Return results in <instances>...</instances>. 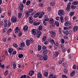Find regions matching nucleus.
Instances as JSON below:
<instances>
[{"instance_id":"obj_1","label":"nucleus","mask_w":78,"mask_h":78,"mask_svg":"<svg viewBox=\"0 0 78 78\" xmlns=\"http://www.w3.org/2000/svg\"><path fill=\"white\" fill-rule=\"evenodd\" d=\"M70 5H71V2H69L67 5V6L66 9V11H70Z\"/></svg>"},{"instance_id":"obj_2","label":"nucleus","mask_w":78,"mask_h":78,"mask_svg":"<svg viewBox=\"0 0 78 78\" xmlns=\"http://www.w3.org/2000/svg\"><path fill=\"white\" fill-rule=\"evenodd\" d=\"M24 7L23 3L20 4V6L19 7L18 9L20 12H23V8Z\"/></svg>"},{"instance_id":"obj_3","label":"nucleus","mask_w":78,"mask_h":78,"mask_svg":"<svg viewBox=\"0 0 78 78\" xmlns=\"http://www.w3.org/2000/svg\"><path fill=\"white\" fill-rule=\"evenodd\" d=\"M58 14L59 16H61V15H64L65 12L63 10H60L58 11Z\"/></svg>"},{"instance_id":"obj_4","label":"nucleus","mask_w":78,"mask_h":78,"mask_svg":"<svg viewBox=\"0 0 78 78\" xmlns=\"http://www.w3.org/2000/svg\"><path fill=\"white\" fill-rule=\"evenodd\" d=\"M38 32L36 29H33L32 30V33L33 35H36Z\"/></svg>"},{"instance_id":"obj_5","label":"nucleus","mask_w":78,"mask_h":78,"mask_svg":"<svg viewBox=\"0 0 78 78\" xmlns=\"http://www.w3.org/2000/svg\"><path fill=\"white\" fill-rule=\"evenodd\" d=\"M11 21L12 23H15L17 21V18L15 16H13L11 18Z\"/></svg>"},{"instance_id":"obj_6","label":"nucleus","mask_w":78,"mask_h":78,"mask_svg":"<svg viewBox=\"0 0 78 78\" xmlns=\"http://www.w3.org/2000/svg\"><path fill=\"white\" fill-rule=\"evenodd\" d=\"M37 56L38 57L39 59L42 61L43 59V57L42 55L38 54L37 55Z\"/></svg>"},{"instance_id":"obj_7","label":"nucleus","mask_w":78,"mask_h":78,"mask_svg":"<svg viewBox=\"0 0 78 78\" xmlns=\"http://www.w3.org/2000/svg\"><path fill=\"white\" fill-rule=\"evenodd\" d=\"M70 25H71V23L69 21H66L64 23V25L65 26H69Z\"/></svg>"},{"instance_id":"obj_8","label":"nucleus","mask_w":78,"mask_h":78,"mask_svg":"<svg viewBox=\"0 0 78 78\" xmlns=\"http://www.w3.org/2000/svg\"><path fill=\"white\" fill-rule=\"evenodd\" d=\"M56 36V33L55 32H52L51 34V37H55Z\"/></svg>"},{"instance_id":"obj_9","label":"nucleus","mask_w":78,"mask_h":78,"mask_svg":"<svg viewBox=\"0 0 78 78\" xmlns=\"http://www.w3.org/2000/svg\"><path fill=\"white\" fill-rule=\"evenodd\" d=\"M19 31H20V29H19V28L18 27H16V28L15 30V33H16V34L18 33H19Z\"/></svg>"},{"instance_id":"obj_10","label":"nucleus","mask_w":78,"mask_h":78,"mask_svg":"<svg viewBox=\"0 0 78 78\" xmlns=\"http://www.w3.org/2000/svg\"><path fill=\"white\" fill-rule=\"evenodd\" d=\"M29 22L30 23H32L33 22V17L32 16H30L29 18Z\"/></svg>"},{"instance_id":"obj_11","label":"nucleus","mask_w":78,"mask_h":78,"mask_svg":"<svg viewBox=\"0 0 78 78\" xmlns=\"http://www.w3.org/2000/svg\"><path fill=\"white\" fill-rule=\"evenodd\" d=\"M31 43V41L30 40H28L26 41V45L28 46L30 45V44Z\"/></svg>"},{"instance_id":"obj_12","label":"nucleus","mask_w":78,"mask_h":78,"mask_svg":"<svg viewBox=\"0 0 78 78\" xmlns=\"http://www.w3.org/2000/svg\"><path fill=\"white\" fill-rule=\"evenodd\" d=\"M13 51V48H9L8 51L9 53H12Z\"/></svg>"},{"instance_id":"obj_13","label":"nucleus","mask_w":78,"mask_h":78,"mask_svg":"<svg viewBox=\"0 0 78 78\" xmlns=\"http://www.w3.org/2000/svg\"><path fill=\"white\" fill-rule=\"evenodd\" d=\"M37 34V37L38 38H39L40 36H41V34H42V33H41V31H39Z\"/></svg>"},{"instance_id":"obj_14","label":"nucleus","mask_w":78,"mask_h":78,"mask_svg":"<svg viewBox=\"0 0 78 78\" xmlns=\"http://www.w3.org/2000/svg\"><path fill=\"white\" fill-rule=\"evenodd\" d=\"M20 46L21 47H25V43L23 41L22 43L20 45Z\"/></svg>"},{"instance_id":"obj_15","label":"nucleus","mask_w":78,"mask_h":78,"mask_svg":"<svg viewBox=\"0 0 78 78\" xmlns=\"http://www.w3.org/2000/svg\"><path fill=\"white\" fill-rule=\"evenodd\" d=\"M56 77L54 76L53 74H51L49 75V77L48 78H55Z\"/></svg>"},{"instance_id":"obj_16","label":"nucleus","mask_w":78,"mask_h":78,"mask_svg":"<svg viewBox=\"0 0 78 78\" xmlns=\"http://www.w3.org/2000/svg\"><path fill=\"white\" fill-rule=\"evenodd\" d=\"M78 27L77 26H75L73 28V31H75L78 30Z\"/></svg>"},{"instance_id":"obj_17","label":"nucleus","mask_w":78,"mask_h":78,"mask_svg":"<svg viewBox=\"0 0 78 78\" xmlns=\"http://www.w3.org/2000/svg\"><path fill=\"white\" fill-rule=\"evenodd\" d=\"M49 22L51 23L52 24H53L54 23V20L53 18H51L49 20Z\"/></svg>"},{"instance_id":"obj_18","label":"nucleus","mask_w":78,"mask_h":78,"mask_svg":"<svg viewBox=\"0 0 78 78\" xmlns=\"http://www.w3.org/2000/svg\"><path fill=\"white\" fill-rule=\"evenodd\" d=\"M54 24L55 25L56 27H59V22L57 21L55 22Z\"/></svg>"},{"instance_id":"obj_19","label":"nucleus","mask_w":78,"mask_h":78,"mask_svg":"<svg viewBox=\"0 0 78 78\" xmlns=\"http://www.w3.org/2000/svg\"><path fill=\"white\" fill-rule=\"evenodd\" d=\"M30 12L29 11H26V12L25 13V15L26 16H27V17H28V16H30V13H29Z\"/></svg>"},{"instance_id":"obj_20","label":"nucleus","mask_w":78,"mask_h":78,"mask_svg":"<svg viewBox=\"0 0 78 78\" xmlns=\"http://www.w3.org/2000/svg\"><path fill=\"white\" fill-rule=\"evenodd\" d=\"M33 73H34V71H30L29 73V75L30 76H32L33 75Z\"/></svg>"},{"instance_id":"obj_21","label":"nucleus","mask_w":78,"mask_h":78,"mask_svg":"<svg viewBox=\"0 0 78 78\" xmlns=\"http://www.w3.org/2000/svg\"><path fill=\"white\" fill-rule=\"evenodd\" d=\"M41 23V22H38L37 23L35 22L33 23V25L34 26H36V25H40V24Z\"/></svg>"},{"instance_id":"obj_22","label":"nucleus","mask_w":78,"mask_h":78,"mask_svg":"<svg viewBox=\"0 0 78 78\" xmlns=\"http://www.w3.org/2000/svg\"><path fill=\"white\" fill-rule=\"evenodd\" d=\"M44 20L45 21H48V20H49V18L48 17V16H47V15H45L44 17Z\"/></svg>"},{"instance_id":"obj_23","label":"nucleus","mask_w":78,"mask_h":78,"mask_svg":"<svg viewBox=\"0 0 78 78\" xmlns=\"http://www.w3.org/2000/svg\"><path fill=\"white\" fill-rule=\"evenodd\" d=\"M37 76L38 78H42V76L41 73H39L38 74Z\"/></svg>"},{"instance_id":"obj_24","label":"nucleus","mask_w":78,"mask_h":78,"mask_svg":"<svg viewBox=\"0 0 78 78\" xmlns=\"http://www.w3.org/2000/svg\"><path fill=\"white\" fill-rule=\"evenodd\" d=\"M39 14H40V13H37L34 15V17L35 18L39 16Z\"/></svg>"},{"instance_id":"obj_25","label":"nucleus","mask_w":78,"mask_h":78,"mask_svg":"<svg viewBox=\"0 0 78 78\" xmlns=\"http://www.w3.org/2000/svg\"><path fill=\"white\" fill-rule=\"evenodd\" d=\"M48 58V57H47V55H44V56L43 57V59L45 61H46V60H47Z\"/></svg>"},{"instance_id":"obj_26","label":"nucleus","mask_w":78,"mask_h":78,"mask_svg":"<svg viewBox=\"0 0 78 78\" xmlns=\"http://www.w3.org/2000/svg\"><path fill=\"white\" fill-rule=\"evenodd\" d=\"M22 13L21 12H20L18 13V17L19 18H21L22 17Z\"/></svg>"},{"instance_id":"obj_27","label":"nucleus","mask_w":78,"mask_h":78,"mask_svg":"<svg viewBox=\"0 0 78 78\" xmlns=\"http://www.w3.org/2000/svg\"><path fill=\"white\" fill-rule=\"evenodd\" d=\"M60 20L61 22L62 23H63V22H64V19L63 18V17L62 16L60 17Z\"/></svg>"},{"instance_id":"obj_28","label":"nucleus","mask_w":78,"mask_h":78,"mask_svg":"<svg viewBox=\"0 0 78 78\" xmlns=\"http://www.w3.org/2000/svg\"><path fill=\"white\" fill-rule=\"evenodd\" d=\"M63 32L65 34H66V35H68L69 34V31L67 30H66V31H63Z\"/></svg>"},{"instance_id":"obj_29","label":"nucleus","mask_w":78,"mask_h":78,"mask_svg":"<svg viewBox=\"0 0 78 78\" xmlns=\"http://www.w3.org/2000/svg\"><path fill=\"white\" fill-rule=\"evenodd\" d=\"M46 39H47V37H46V36H44V37H43L42 40L43 41H45Z\"/></svg>"},{"instance_id":"obj_30","label":"nucleus","mask_w":78,"mask_h":78,"mask_svg":"<svg viewBox=\"0 0 78 78\" xmlns=\"http://www.w3.org/2000/svg\"><path fill=\"white\" fill-rule=\"evenodd\" d=\"M38 29L39 30V31H41L42 30V26L40 25L38 27Z\"/></svg>"},{"instance_id":"obj_31","label":"nucleus","mask_w":78,"mask_h":78,"mask_svg":"<svg viewBox=\"0 0 78 78\" xmlns=\"http://www.w3.org/2000/svg\"><path fill=\"white\" fill-rule=\"evenodd\" d=\"M28 28V27L27 26H25L23 28V29L24 30H27Z\"/></svg>"},{"instance_id":"obj_32","label":"nucleus","mask_w":78,"mask_h":78,"mask_svg":"<svg viewBox=\"0 0 78 78\" xmlns=\"http://www.w3.org/2000/svg\"><path fill=\"white\" fill-rule=\"evenodd\" d=\"M75 12H70V13L69 14V15L70 16H73Z\"/></svg>"},{"instance_id":"obj_33","label":"nucleus","mask_w":78,"mask_h":78,"mask_svg":"<svg viewBox=\"0 0 78 78\" xmlns=\"http://www.w3.org/2000/svg\"><path fill=\"white\" fill-rule=\"evenodd\" d=\"M76 8V5H72L71 6V9H75Z\"/></svg>"},{"instance_id":"obj_34","label":"nucleus","mask_w":78,"mask_h":78,"mask_svg":"<svg viewBox=\"0 0 78 78\" xmlns=\"http://www.w3.org/2000/svg\"><path fill=\"white\" fill-rule=\"evenodd\" d=\"M48 51L47 50H44V51L43 52V53H44V54H45L46 55V54H47V52Z\"/></svg>"},{"instance_id":"obj_35","label":"nucleus","mask_w":78,"mask_h":78,"mask_svg":"<svg viewBox=\"0 0 78 78\" xmlns=\"http://www.w3.org/2000/svg\"><path fill=\"white\" fill-rule=\"evenodd\" d=\"M78 3V1H75L74 2H73V4L74 5H77Z\"/></svg>"},{"instance_id":"obj_36","label":"nucleus","mask_w":78,"mask_h":78,"mask_svg":"<svg viewBox=\"0 0 78 78\" xmlns=\"http://www.w3.org/2000/svg\"><path fill=\"white\" fill-rule=\"evenodd\" d=\"M23 56V55L22 54H19L18 55V57L19 58H22Z\"/></svg>"},{"instance_id":"obj_37","label":"nucleus","mask_w":78,"mask_h":78,"mask_svg":"<svg viewBox=\"0 0 78 78\" xmlns=\"http://www.w3.org/2000/svg\"><path fill=\"white\" fill-rule=\"evenodd\" d=\"M14 64H13V69H16V63L15 62H14Z\"/></svg>"},{"instance_id":"obj_38","label":"nucleus","mask_w":78,"mask_h":78,"mask_svg":"<svg viewBox=\"0 0 78 78\" xmlns=\"http://www.w3.org/2000/svg\"><path fill=\"white\" fill-rule=\"evenodd\" d=\"M55 57H57V56H58V55H59V53L58 52H55Z\"/></svg>"},{"instance_id":"obj_39","label":"nucleus","mask_w":78,"mask_h":78,"mask_svg":"<svg viewBox=\"0 0 78 78\" xmlns=\"http://www.w3.org/2000/svg\"><path fill=\"white\" fill-rule=\"evenodd\" d=\"M41 46L40 45H39L38 47V51H40L41 50Z\"/></svg>"},{"instance_id":"obj_40","label":"nucleus","mask_w":78,"mask_h":78,"mask_svg":"<svg viewBox=\"0 0 78 78\" xmlns=\"http://www.w3.org/2000/svg\"><path fill=\"white\" fill-rule=\"evenodd\" d=\"M7 14L8 16H11V11H8Z\"/></svg>"},{"instance_id":"obj_41","label":"nucleus","mask_w":78,"mask_h":78,"mask_svg":"<svg viewBox=\"0 0 78 78\" xmlns=\"http://www.w3.org/2000/svg\"><path fill=\"white\" fill-rule=\"evenodd\" d=\"M61 41L62 44H64L65 42L63 38L61 39Z\"/></svg>"},{"instance_id":"obj_42","label":"nucleus","mask_w":78,"mask_h":78,"mask_svg":"<svg viewBox=\"0 0 78 78\" xmlns=\"http://www.w3.org/2000/svg\"><path fill=\"white\" fill-rule=\"evenodd\" d=\"M30 4V1H28L26 2V5L28 6Z\"/></svg>"},{"instance_id":"obj_43","label":"nucleus","mask_w":78,"mask_h":78,"mask_svg":"<svg viewBox=\"0 0 78 78\" xmlns=\"http://www.w3.org/2000/svg\"><path fill=\"white\" fill-rule=\"evenodd\" d=\"M39 6L40 7H43L44 6V4L42 3H40L39 4Z\"/></svg>"},{"instance_id":"obj_44","label":"nucleus","mask_w":78,"mask_h":78,"mask_svg":"<svg viewBox=\"0 0 78 78\" xmlns=\"http://www.w3.org/2000/svg\"><path fill=\"white\" fill-rule=\"evenodd\" d=\"M68 20H69V17L67 16H66L65 18V21H68Z\"/></svg>"},{"instance_id":"obj_45","label":"nucleus","mask_w":78,"mask_h":78,"mask_svg":"<svg viewBox=\"0 0 78 78\" xmlns=\"http://www.w3.org/2000/svg\"><path fill=\"white\" fill-rule=\"evenodd\" d=\"M62 78H68L67 76L65 75H62Z\"/></svg>"},{"instance_id":"obj_46","label":"nucleus","mask_w":78,"mask_h":78,"mask_svg":"<svg viewBox=\"0 0 78 78\" xmlns=\"http://www.w3.org/2000/svg\"><path fill=\"white\" fill-rule=\"evenodd\" d=\"M11 32V29L10 28L8 30L7 32V34H9V33H10Z\"/></svg>"},{"instance_id":"obj_47","label":"nucleus","mask_w":78,"mask_h":78,"mask_svg":"<svg viewBox=\"0 0 78 78\" xmlns=\"http://www.w3.org/2000/svg\"><path fill=\"white\" fill-rule=\"evenodd\" d=\"M58 33L60 34H61L62 33V31H61V28H59V29Z\"/></svg>"},{"instance_id":"obj_48","label":"nucleus","mask_w":78,"mask_h":78,"mask_svg":"<svg viewBox=\"0 0 78 78\" xmlns=\"http://www.w3.org/2000/svg\"><path fill=\"white\" fill-rule=\"evenodd\" d=\"M44 76H48V72H46L44 73Z\"/></svg>"},{"instance_id":"obj_49","label":"nucleus","mask_w":78,"mask_h":78,"mask_svg":"<svg viewBox=\"0 0 78 78\" xmlns=\"http://www.w3.org/2000/svg\"><path fill=\"white\" fill-rule=\"evenodd\" d=\"M51 43H52L53 44H53H55V41L53 40H51Z\"/></svg>"},{"instance_id":"obj_50","label":"nucleus","mask_w":78,"mask_h":78,"mask_svg":"<svg viewBox=\"0 0 78 78\" xmlns=\"http://www.w3.org/2000/svg\"><path fill=\"white\" fill-rule=\"evenodd\" d=\"M30 54H32V55H33V54H34V52H33V50H30Z\"/></svg>"},{"instance_id":"obj_51","label":"nucleus","mask_w":78,"mask_h":78,"mask_svg":"<svg viewBox=\"0 0 78 78\" xmlns=\"http://www.w3.org/2000/svg\"><path fill=\"white\" fill-rule=\"evenodd\" d=\"M55 5V3L51 2L50 3V5L51 6H54V5Z\"/></svg>"},{"instance_id":"obj_52","label":"nucleus","mask_w":78,"mask_h":78,"mask_svg":"<svg viewBox=\"0 0 78 78\" xmlns=\"http://www.w3.org/2000/svg\"><path fill=\"white\" fill-rule=\"evenodd\" d=\"M5 75H7L8 74V71H6L4 73Z\"/></svg>"},{"instance_id":"obj_53","label":"nucleus","mask_w":78,"mask_h":78,"mask_svg":"<svg viewBox=\"0 0 78 78\" xmlns=\"http://www.w3.org/2000/svg\"><path fill=\"white\" fill-rule=\"evenodd\" d=\"M3 21H1L0 22V26L2 27L3 26Z\"/></svg>"},{"instance_id":"obj_54","label":"nucleus","mask_w":78,"mask_h":78,"mask_svg":"<svg viewBox=\"0 0 78 78\" xmlns=\"http://www.w3.org/2000/svg\"><path fill=\"white\" fill-rule=\"evenodd\" d=\"M13 46L14 47H15V48H17V45L16 44V43H14L13 44Z\"/></svg>"},{"instance_id":"obj_55","label":"nucleus","mask_w":78,"mask_h":78,"mask_svg":"<svg viewBox=\"0 0 78 78\" xmlns=\"http://www.w3.org/2000/svg\"><path fill=\"white\" fill-rule=\"evenodd\" d=\"M11 25V22L9 21L8 23V27H10Z\"/></svg>"},{"instance_id":"obj_56","label":"nucleus","mask_w":78,"mask_h":78,"mask_svg":"<svg viewBox=\"0 0 78 78\" xmlns=\"http://www.w3.org/2000/svg\"><path fill=\"white\" fill-rule=\"evenodd\" d=\"M62 51H63V52H64L65 51H66V49L64 48H63L62 49Z\"/></svg>"},{"instance_id":"obj_57","label":"nucleus","mask_w":78,"mask_h":78,"mask_svg":"<svg viewBox=\"0 0 78 78\" xmlns=\"http://www.w3.org/2000/svg\"><path fill=\"white\" fill-rule=\"evenodd\" d=\"M63 72H64V73H67V70L66 69H64V70L63 71Z\"/></svg>"},{"instance_id":"obj_58","label":"nucleus","mask_w":78,"mask_h":78,"mask_svg":"<svg viewBox=\"0 0 78 78\" xmlns=\"http://www.w3.org/2000/svg\"><path fill=\"white\" fill-rule=\"evenodd\" d=\"M53 45H55V46H58V43L57 42H56V43H55V42L54 44H53Z\"/></svg>"},{"instance_id":"obj_59","label":"nucleus","mask_w":78,"mask_h":78,"mask_svg":"<svg viewBox=\"0 0 78 78\" xmlns=\"http://www.w3.org/2000/svg\"><path fill=\"white\" fill-rule=\"evenodd\" d=\"M33 9H30L29 11V12H33Z\"/></svg>"},{"instance_id":"obj_60","label":"nucleus","mask_w":78,"mask_h":78,"mask_svg":"<svg viewBox=\"0 0 78 78\" xmlns=\"http://www.w3.org/2000/svg\"><path fill=\"white\" fill-rule=\"evenodd\" d=\"M60 47H61V48H64V45H63V44H60Z\"/></svg>"},{"instance_id":"obj_61","label":"nucleus","mask_w":78,"mask_h":78,"mask_svg":"<svg viewBox=\"0 0 78 78\" xmlns=\"http://www.w3.org/2000/svg\"><path fill=\"white\" fill-rule=\"evenodd\" d=\"M22 35V33L21 32H20L18 36H19V37H20Z\"/></svg>"},{"instance_id":"obj_62","label":"nucleus","mask_w":78,"mask_h":78,"mask_svg":"<svg viewBox=\"0 0 78 78\" xmlns=\"http://www.w3.org/2000/svg\"><path fill=\"white\" fill-rule=\"evenodd\" d=\"M44 44H45V45H46L47 44H48V43L47 41H46L44 42Z\"/></svg>"},{"instance_id":"obj_63","label":"nucleus","mask_w":78,"mask_h":78,"mask_svg":"<svg viewBox=\"0 0 78 78\" xmlns=\"http://www.w3.org/2000/svg\"><path fill=\"white\" fill-rule=\"evenodd\" d=\"M42 17V15H40L38 17L39 19H41Z\"/></svg>"},{"instance_id":"obj_64","label":"nucleus","mask_w":78,"mask_h":78,"mask_svg":"<svg viewBox=\"0 0 78 78\" xmlns=\"http://www.w3.org/2000/svg\"><path fill=\"white\" fill-rule=\"evenodd\" d=\"M64 30H68V27H64Z\"/></svg>"}]
</instances>
